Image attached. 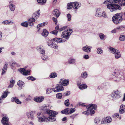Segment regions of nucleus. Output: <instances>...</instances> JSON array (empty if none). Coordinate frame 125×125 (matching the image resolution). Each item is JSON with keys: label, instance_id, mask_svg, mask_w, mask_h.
<instances>
[{"label": "nucleus", "instance_id": "nucleus-1", "mask_svg": "<svg viewBox=\"0 0 125 125\" xmlns=\"http://www.w3.org/2000/svg\"><path fill=\"white\" fill-rule=\"evenodd\" d=\"M51 106V105H44L41 106L40 109L44 111L45 114L49 115L48 117H46L43 115L40 112L39 113L37 114V116L38 118L39 122H42L44 121L47 122V121L51 122H54L56 120L55 116L58 114L57 112L53 110H50Z\"/></svg>", "mask_w": 125, "mask_h": 125}, {"label": "nucleus", "instance_id": "nucleus-2", "mask_svg": "<svg viewBox=\"0 0 125 125\" xmlns=\"http://www.w3.org/2000/svg\"><path fill=\"white\" fill-rule=\"evenodd\" d=\"M110 77L115 81H119L121 80H125V73L124 71L119 72L116 69L110 75Z\"/></svg>", "mask_w": 125, "mask_h": 125}, {"label": "nucleus", "instance_id": "nucleus-3", "mask_svg": "<svg viewBox=\"0 0 125 125\" xmlns=\"http://www.w3.org/2000/svg\"><path fill=\"white\" fill-rule=\"evenodd\" d=\"M119 2V3H118L117 4L108 5H107V8L111 12L117 9L120 10L121 9V6H125V0H120Z\"/></svg>", "mask_w": 125, "mask_h": 125}, {"label": "nucleus", "instance_id": "nucleus-4", "mask_svg": "<svg viewBox=\"0 0 125 125\" xmlns=\"http://www.w3.org/2000/svg\"><path fill=\"white\" fill-rule=\"evenodd\" d=\"M97 105L92 104H89L86 107L87 111L83 112L82 113L86 115H88L89 114L92 115L95 113L93 109L95 110L97 108Z\"/></svg>", "mask_w": 125, "mask_h": 125}, {"label": "nucleus", "instance_id": "nucleus-5", "mask_svg": "<svg viewBox=\"0 0 125 125\" xmlns=\"http://www.w3.org/2000/svg\"><path fill=\"white\" fill-rule=\"evenodd\" d=\"M123 15L122 13H117L115 14L112 18L113 21L116 24H118L122 21Z\"/></svg>", "mask_w": 125, "mask_h": 125}, {"label": "nucleus", "instance_id": "nucleus-6", "mask_svg": "<svg viewBox=\"0 0 125 125\" xmlns=\"http://www.w3.org/2000/svg\"><path fill=\"white\" fill-rule=\"evenodd\" d=\"M72 32V30L70 29H68L67 31H64L62 33V37L66 40H68L69 38V36Z\"/></svg>", "mask_w": 125, "mask_h": 125}, {"label": "nucleus", "instance_id": "nucleus-7", "mask_svg": "<svg viewBox=\"0 0 125 125\" xmlns=\"http://www.w3.org/2000/svg\"><path fill=\"white\" fill-rule=\"evenodd\" d=\"M36 12H34L32 15V18L28 20L29 25L30 26H32L34 24L33 23L35 21V20L38 18L39 17V15L37 14Z\"/></svg>", "mask_w": 125, "mask_h": 125}, {"label": "nucleus", "instance_id": "nucleus-8", "mask_svg": "<svg viewBox=\"0 0 125 125\" xmlns=\"http://www.w3.org/2000/svg\"><path fill=\"white\" fill-rule=\"evenodd\" d=\"M120 91L118 90H114L111 95V96L113 99H116L120 97Z\"/></svg>", "mask_w": 125, "mask_h": 125}, {"label": "nucleus", "instance_id": "nucleus-9", "mask_svg": "<svg viewBox=\"0 0 125 125\" xmlns=\"http://www.w3.org/2000/svg\"><path fill=\"white\" fill-rule=\"evenodd\" d=\"M112 119L111 117H107L103 118L101 122V124L109 123L112 122Z\"/></svg>", "mask_w": 125, "mask_h": 125}, {"label": "nucleus", "instance_id": "nucleus-10", "mask_svg": "<svg viewBox=\"0 0 125 125\" xmlns=\"http://www.w3.org/2000/svg\"><path fill=\"white\" fill-rule=\"evenodd\" d=\"M120 0H107L106 1H105L104 2V4H107L108 2L110 3L107 4V5L109 4H115L116 3L119 2L118 3H119Z\"/></svg>", "mask_w": 125, "mask_h": 125}, {"label": "nucleus", "instance_id": "nucleus-11", "mask_svg": "<svg viewBox=\"0 0 125 125\" xmlns=\"http://www.w3.org/2000/svg\"><path fill=\"white\" fill-rule=\"evenodd\" d=\"M73 8L74 9L76 10L80 7L81 6V3L77 2H75L72 3Z\"/></svg>", "mask_w": 125, "mask_h": 125}, {"label": "nucleus", "instance_id": "nucleus-12", "mask_svg": "<svg viewBox=\"0 0 125 125\" xmlns=\"http://www.w3.org/2000/svg\"><path fill=\"white\" fill-rule=\"evenodd\" d=\"M52 40L54 42L57 43H60L61 42H64L66 41L64 39L61 38H53Z\"/></svg>", "mask_w": 125, "mask_h": 125}, {"label": "nucleus", "instance_id": "nucleus-13", "mask_svg": "<svg viewBox=\"0 0 125 125\" xmlns=\"http://www.w3.org/2000/svg\"><path fill=\"white\" fill-rule=\"evenodd\" d=\"M62 81V79L60 80V81ZM69 80L68 79H65L62 82L60 81L59 83H61V84L63 86H66L68 85L69 83Z\"/></svg>", "mask_w": 125, "mask_h": 125}, {"label": "nucleus", "instance_id": "nucleus-14", "mask_svg": "<svg viewBox=\"0 0 125 125\" xmlns=\"http://www.w3.org/2000/svg\"><path fill=\"white\" fill-rule=\"evenodd\" d=\"M9 7L10 10L12 11H13L15 9V7L13 3V1H10L9 2Z\"/></svg>", "mask_w": 125, "mask_h": 125}, {"label": "nucleus", "instance_id": "nucleus-15", "mask_svg": "<svg viewBox=\"0 0 125 125\" xmlns=\"http://www.w3.org/2000/svg\"><path fill=\"white\" fill-rule=\"evenodd\" d=\"M37 49L38 51H39L40 53L42 55L44 54L45 50L43 49L42 46L41 45L38 47L37 48Z\"/></svg>", "mask_w": 125, "mask_h": 125}, {"label": "nucleus", "instance_id": "nucleus-16", "mask_svg": "<svg viewBox=\"0 0 125 125\" xmlns=\"http://www.w3.org/2000/svg\"><path fill=\"white\" fill-rule=\"evenodd\" d=\"M44 100V97L43 96L35 97L34 99V101L37 103H40L42 102Z\"/></svg>", "mask_w": 125, "mask_h": 125}, {"label": "nucleus", "instance_id": "nucleus-17", "mask_svg": "<svg viewBox=\"0 0 125 125\" xmlns=\"http://www.w3.org/2000/svg\"><path fill=\"white\" fill-rule=\"evenodd\" d=\"M52 14L56 17L58 18L60 16V13L58 9H55L53 11Z\"/></svg>", "mask_w": 125, "mask_h": 125}, {"label": "nucleus", "instance_id": "nucleus-18", "mask_svg": "<svg viewBox=\"0 0 125 125\" xmlns=\"http://www.w3.org/2000/svg\"><path fill=\"white\" fill-rule=\"evenodd\" d=\"M102 11L100 9L98 8L96 10L95 15L96 17H100L102 16Z\"/></svg>", "mask_w": 125, "mask_h": 125}, {"label": "nucleus", "instance_id": "nucleus-19", "mask_svg": "<svg viewBox=\"0 0 125 125\" xmlns=\"http://www.w3.org/2000/svg\"><path fill=\"white\" fill-rule=\"evenodd\" d=\"M125 105L122 104L121 105L119 112L120 114H123L125 113Z\"/></svg>", "mask_w": 125, "mask_h": 125}, {"label": "nucleus", "instance_id": "nucleus-20", "mask_svg": "<svg viewBox=\"0 0 125 125\" xmlns=\"http://www.w3.org/2000/svg\"><path fill=\"white\" fill-rule=\"evenodd\" d=\"M54 90V92H60L64 90V88L63 86H57L55 88Z\"/></svg>", "mask_w": 125, "mask_h": 125}, {"label": "nucleus", "instance_id": "nucleus-21", "mask_svg": "<svg viewBox=\"0 0 125 125\" xmlns=\"http://www.w3.org/2000/svg\"><path fill=\"white\" fill-rule=\"evenodd\" d=\"M83 50L84 52L87 53L90 52H91V48L89 46L87 45H86L85 46L83 47Z\"/></svg>", "mask_w": 125, "mask_h": 125}, {"label": "nucleus", "instance_id": "nucleus-22", "mask_svg": "<svg viewBox=\"0 0 125 125\" xmlns=\"http://www.w3.org/2000/svg\"><path fill=\"white\" fill-rule=\"evenodd\" d=\"M4 91V92L2 94L1 96L2 98H0V103L2 102L3 100L2 98H6L8 95V92L7 91Z\"/></svg>", "mask_w": 125, "mask_h": 125}, {"label": "nucleus", "instance_id": "nucleus-23", "mask_svg": "<svg viewBox=\"0 0 125 125\" xmlns=\"http://www.w3.org/2000/svg\"><path fill=\"white\" fill-rule=\"evenodd\" d=\"M14 22L10 20H8L3 21L2 23L4 25H11L13 24Z\"/></svg>", "mask_w": 125, "mask_h": 125}, {"label": "nucleus", "instance_id": "nucleus-24", "mask_svg": "<svg viewBox=\"0 0 125 125\" xmlns=\"http://www.w3.org/2000/svg\"><path fill=\"white\" fill-rule=\"evenodd\" d=\"M48 34L49 32L46 29H45L43 30L42 33V36L44 37H46L48 36Z\"/></svg>", "mask_w": 125, "mask_h": 125}, {"label": "nucleus", "instance_id": "nucleus-25", "mask_svg": "<svg viewBox=\"0 0 125 125\" xmlns=\"http://www.w3.org/2000/svg\"><path fill=\"white\" fill-rule=\"evenodd\" d=\"M115 57L116 59H118L120 58L121 56V54L120 52L117 50L114 54Z\"/></svg>", "mask_w": 125, "mask_h": 125}, {"label": "nucleus", "instance_id": "nucleus-26", "mask_svg": "<svg viewBox=\"0 0 125 125\" xmlns=\"http://www.w3.org/2000/svg\"><path fill=\"white\" fill-rule=\"evenodd\" d=\"M32 112H27L26 113L28 118H30L31 119H33V116L32 115Z\"/></svg>", "mask_w": 125, "mask_h": 125}, {"label": "nucleus", "instance_id": "nucleus-27", "mask_svg": "<svg viewBox=\"0 0 125 125\" xmlns=\"http://www.w3.org/2000/svg\"><path fill=\"white\" fill-rule=\"evenodd\" d=\"M88 76L87 72L85 71L81 73V77L84 78H86Z\"/></svg>", "mask_w": 125, "mask_h": 125}, {"label": "nucleus", "instance_id": "nucleus-28", "mask_svg": "<svg viewBox=\"0 0 125 125\" xmlns=\"http://www.w3.org/2000/svg\"><path fill=\"white\" fill-rule=\"evenodd\" d=\"M109 49L110 52L113 54H114L118 50L117 49H115L111 46L109 47Z\"/></svg>", "mask_w": 125, "mask_h": 125}, {"label": "nucleus", "instance_id": "nucleus-29", "mask_svg": "<svg viewBox=\"0 0 125 125\" xmlns=\"http://www.w3.org/2000/svg\"><path fill=\"white\" fill-rule=\"evenodd\" d=\"M69 108H67L61 111V113L65 115L69 114Z\"/></svg>", "mask_w": 125, "mask_h": 125}, {"label": "nucleus", "instance_id": "nucleus-30", "mask_svg": "<svg viewBox=\"0 0 125 125\" xmlns=\"http://www.w3.org/2000/svg\"><path fill=\"white\" fill-rule=\"evenodd\" d=\"M31 71L30 70H27L23 72V74L25 75H30V72Z\"/></svg>", "mask_w": 125, "mask_h": 125}, {"label": "nucleus", "instance_id": "nucleus-31", "mask_svg": "<svg viewBox=\"0 0 125 125\" xmlns=\"http://www.w3.org/2000/svg\"><path fill=\"white\" fill-rule=\"evenodd\" d=\"M37 2L41 5L45 4L46 1V0H37Z\"/></svg>", "mask_w": 125, "mask_h": 125}, {"label": "nucleus", "instance_id": "nucleus-32", "mask_svg": "<svg viewBox=\"0 0 125 125\" xmlns=\"http://www.w3.org/2000/svg\"><path fill=\"white\" fill-rule=\"evenodd\" d=\"M29 24V23L28 21V22L25 21L21 23V25L23 26L27 27H28Z\"/></svg>", "mask_w": 125, "mask_h": 125}, {"label": "nucleus", "instance_id": "nucleus-33", "mask_svg": "<svg viewBox=\"0 0 125 125\" xmlns=\"http://www.w3.org/2000/svg\"><path fill=\"white\" fill-rule=\"evenodd\" d=\"M9 121V118H8L6 116H4L3 117L1 121L2 123H3V122H8Z\"/></svg>", "mask_w": 125, "mask_h": 125}, {"label": "nucleus", "instance_id": "nucleus-34", "mask_svg": "<svg viewBox=\"0 0 125 125\" xmlns=\"http://www.w3.org/2000/svg\"><path fill=\"white\" fill-rule=\"evenodd\" d=\"M24 82L22 80H20L17 82V85L19 86L24 85Z\"/></svg>", "mask_w": 125, "mask_h": 125}, {"label": "nucleus", "instance_id": "nucleus-35", "mask_svg": "<svg viewBox=\"0 0 125 125\" xmlns=\"http://www.w3.org/2000/svg\"><path fill=\"white\" fill-rule=\"evenodd\" d=\"M103 51L102 49L99 48H97V52L98 54H101L103 53Z\"/></svg>", "mask_w": 125, "mask_h": 125}, {"label": "nucleus", "instance_id": "nucleus-36", "mask_svg": "<svg viewBox=\"0 0 125 125\" xmlns=\"http://www.w3.org/2000/svg\"><path fill=\"white\" fill-rule=\"evenodd\" d=\"M57 74L55 73H52L50 74L49 77L51 78H54L57 77Z\"/></svg>", "mask_w": 125, "mask_h": 125}, {"label": "nucleus", "instance_id": "nucleus-37", "mask_svg": "<svg viewBox=\"0 0 125 125\" xmlns=\"http://www.w3.org/2000/svg\"><path fill=\"white\" fill-rule=\"evenodd\" d=\"M119 39L121 41H124L125 40V36L123 35H121L119 37Z\"/></svg>", "mask_w": 125, "mask_h": 125}, {"label": "nucleus", "instance_id": "nucleus-38", "mask_svg": "<svg viewBox=\"0 0 125 125\" xmlns=\"http://www.w3.org/2000/svg\"><path fill=\"white\" fill-rule=\"evenodd\" d=\"M54 88L51 89L49 88L46 91V93L47 94H49L52 92V91H54Z\"/></svg>", "mask_w": 125, "mask_h": 125}, {"label": "nucleus", "instance_id": "nucleus-39", "mask_svg": "<svg viewBox=\"0 0 125 125\" xmlns=\"http://www.w3.org/2000/svg\"><path fill=\"white\" fill-rule=\"evenodd\" d=\"M72 7H73L72 3H70L68 4L67 7V8L68 9H72Z\"/></svg>", "mask_w": 125, "mask_h": 125}, {"label": "nucleus", "instance_id": "nucleus-40", "mask_svg": "<svg viewBox=\"0 0 125 125\" xmlns=\"http://www.w3.org/2000/svg\"><path fill=\"white\" fill-rule=\"evenodd\" d=\"M62 94L61 93H59L56 95V98L59 99H61L62 97Z\"/></svg>", "mask_w": 125, "mask_h": 125}, {"label": "nucleus", "instance_id": "nucleus-41", "mask_svg": "<svg viewBox=\"0 0 125 125\" xmlns=\"http://www.w3.org/2000/svg\"><path fill=\"white\" fill-rule=\"evenodd\" d=\"M75 110V109L74 108H72L71 109L69 108V114H71L74 112Z\"/></svg>", "mask_w": 125, "mask_h": 125}, {"label": "nucleus", "instance_id": "nucleus-42", "mask_svg": "<svg viewBox=\"0 0 125 125\" xmlns=\"http://www.w3.org/2000/svg\"><path fill=\"white\" fill-rule=\"evenodd\" d=\"M53 42L52 40H49L47 42V44L49 46H51Z\"/></svg>", "mask_w": 125, "mask_h": 125}, {"label": "nucleus", "instance_id": "nucleus-43", "mask_svg": "<svg viewBox=\"0 0 125 125\" xmlns=\"http://www.w3.org/2000/svg\"><path fill=\"white\" fill-rule=\"evenodd\" d=\"M27 79L30 80H31L32 81H34L35 80V78L33 77L32 76H30L28 77H27Z\"/></svg>", "mask_w": 125, "mask_h": 125}, {"label": "nucleus", "instance_id": "nucleus-44", "mask_svg": "<svg viewBox=\"0 0 125 125\" xmlns=\"http://www.w3.org/2000/svg\"><path fill=\"white\" fill-rule=\"evenodd\" d=\"M7 70V68L3 67L2 69V72L1 73V75H3L6 72Z\"/></svg>", "mask_w": 125, "mask_h": 125}, {"label": "nucleus", "instance_id": "nucleus-45", "mask_svg": "<svg viewBox=\"0 0 125 125\" xmlns=\"http://www.w3.org/2000/svg\"><path fill=\"white\" fill-rule=\"evenodd\" d=\"M51 46L52 48H53L54 49L57 48L58 47L54 42H53Z\"/></svg>", "mask_w": 125, "mask_h": 125}, {"label": "nucleus", "instance_id": "nucleus-46", "mask_svg": "<svg viewBox=\"0 0 125 125\" xmlns=\"http://www.w3.org/2000/svg\"><path fill=\"white\" fill-rule=\"evenodd\" d=\"M99 36L101 40H103L105 37V35L103 33H100L99 35Z\"/></svg>", "mask_w": 125, "mask_h": 125}, {"label": "nucleus", "instance_id": "nucleus-47", "mask_svg": "<svg viewBox=\"0 0 125 125\" xmlns=\"http://www.w3.org/2000/svg\"><path fill=\"white\" fill-rule=\"evenodd\" d=\"M42 58L44 60H47L48 59V56L44 55L42 56Z\"/></svg>", "mask_w": 125, "mask_h": 125}, {"label": "nucleus", "instance_id": "nucleus-48", "mask_svg": "<svg viewBox=\"0 0 125 125\" xmlns=\"http://www.w3.org/2000/svg\"><path fill=\"white\" fill-rule=\"evenodd\" d=\"M64 104L66 106H68L70 104L69 101V100L67 99L65 100L64 102Z\"/></svg>", "mask_w": 125, "mask_h": 125}, {"label": "nucleus", "instance_id": "nucleus-49", "mask_svg": "<svg viewBox=\"0 0 125 125\" xmlns=\"http://www.w3.org/2000/svg\"><path fill=\"white\" fill-rule=\"evenodd\" d=\"M75 61V60L74 59H71L70 60H69L68 61L69 63L70 64L74 63Z\"/></svg>", "mask_w": 125, "mask_h": 125}, {"label": "nucleus", "instance_id": "nucleus-50", "mask_svg": "<svg viewBox=\"0 0 125 125\" xmlns=\"http://www.w3.org/2000/svg\"><path fill=\"white\" fill-rule=\"evenodd\" d=\"M48 24V22H45L41 23H40L39 24V26L42 27L43 26H44L47 25Z\"/></svg>", "mask_w": 125, "mask_h": 125}, {"label": "nucleus", "instance_id": "nucleus-51", "mask_svg": "<svg viewBox=\"0 0 125 125\" xmlns=\"http://www.w3.org/2000/svg\"><path fill=\"white\" fill-rule=\"evenodd\" d=\"M16 63L14 61L11 60L9 62V64L11 66H13Z\"/></svg>", "mask_w": 125, "mask_h": 125}, {"label": "nucleus", "instance_id": "nucleus-52", "mask_svg": "<svg viewBox=\"0 0 125 125\" xmlns=\"http://www.w3.org/2000/svg\"><path fill=\"white\" fill-rule=\"evenodd\" d=\"M67 16L68 18V21H70L71 20V15L70 14L68 13L67 14Z\"/></svg>", "mask_w": 125, "mask_h": 125}, {"label": "nucleus", "instance_id": "nucleus-53", "mask_svg": "<svg viewBox=\"0 0 125 125\" xmlns=\"http://www.w3.org/2000/svg\"><path fill=\"white\" fill-rule=\"evenodd\" d=\"M94 122L95 124H97L100 122V120L99 119H95Z\"/></svg>", "mask_w": 125, "mask_h": 125}, {"label": "nucleus", "instance_id": "nucleus-54", "mask_svg": "<svg viewBox=\"0 0 125 125\" xmlns=\"http://www.w3.org/2000/svg\"><path fill=\"white\" fill-rule=\"evenodd\" d=\"M15 102L18 104H20L21 103V102L18 99V98H17Z\"/></svg>", "mask_w": 125, "mask_h": 125}, {"label": "nucleus", "instance_id": "nucleus-55", "mask_svg": "<svg viewBox=\"0 0 125 125\" xmlns=\"http://www.w3.org/2000/svg\"><path fill=\"white\" fill-rule=\"evenodd\" d=\"M102 16L105 18H107V16L106 15L104 11H102Z\"/></svg>", "mask_w": 125, "mask_h": 125}, {"label": "nucleus", "instance_id": "nucleus-56", "mask_svg": "<svg viewBox=\"0 0 125 125\" xmlns=\"http://www.w3.org/2000/svg\"><path fill=\"white\" fill-rule=\"evenodd\" d=\"M26 98L25 100L27 101L30 100L31 99V98L30 95H28L26 97Z\"/></svg>", "mask_w": 125, "mask_h": 125}, {"label": "nucleus", "instance_id": "nucleus-57", "mask_svg": "<svg viewBox=\"0 0 125 125\" xmlns=\"http://www.w3.org/2000/svg\"><path fill=\"white\" fill-rule=\"evenodd\" d=\"M51 33L55 35H56L58 33V31L57 30H54L51 31Z\"/></svg>", "mask_w": 125, "mask_h": 125}, {"label": "nucleus", "instance_id": "nucleus-58", "mask_svg": "<svg viewBox=\"0 0 125 125\" xmlns=\"http://www.w3.org/2000/svg\"><path fill=\"white\" fill-rule=\"evenodd\" d=\"M87 86H78V88L79 89L81 90H83L84 89H86Z\"/></svg>", "mask_w": 125, "mask_h": 125}, {"label": "nucleus", "instance_id": "nucleus-59", "mask_svg": "<svg viewBox=\"0 0 125 125\" xmlns=\"http://www.w3.org/2000/svg\"><path fill=\"white\" fill-rule=\"evenodd\" d=\"M119 115V114L117 113H116L114 114V115H113V117L114 118H117L118 117Z\"/></svg>", "mask_w": 125, "mask_h": 125}, {"label": "nucleus", "instance_id": "nucleus-60", "mask_svg": "<svg viewBox=\"0 0 125 125\" xmlns=\"http://www.w3.org/2000/svg\"><path fill=\"white\" fill-rule=\"evenodd\" d=\"M71 94L70 92L69 91H66L64 94H65V95L66 96H67Z\"/></svg>", "mask_w": 125, "mask_h": 125}, {"label": "nucleus", "instance_id": "nucleus-61", "mask_svg": "<svg viewBox=\"0 0 125 125\" xmlns=\"http://www.w3.org/2000/svg\"><path fill=\"white\" fill-rule=\"evenodd\" d=\"M85 104L84 103H82L81 102H80L79 103V106H86L85 105Z\"/></svg>", "mask_w": 125, "mask_h": 125}, {"label": "nucleus", "instance_id": "nucleus-62", "mask_svg": "<svg viewBox=\"0 0 125 125\" xmlns=\"http://www.w3.org/2000/svg\"><path fill=\"white\" fill-rule=\"evenodd\" d=\"M52 20L56 24L57 23V20L56 18L54 17H53L52 18Z\"/></svg>", "mask_w": 125, "mask_h": 125}, {"label": "nucleus", "instance_id": "nucleus-63", "mask_svg": "<svg viewBox=\"0 0 125 125\" xmlns=\"http://www.w3.org/2000/svg\"><path fill=\"white\" fill-rule=\"evenodd\" d=\"M25 71V69L24 68H20L19 69V71L20 72L22 73L24 72Z\"/></svg>", "mask_w": 125, "mask_h": 125}, {"label": "nucleus", "instance_id": "nucleus-64", "mask_svg": "<svg viewBox=\"0 0 125 125\" xmlns=\"http://www.w3.org/2000/svg\"><path fill=\"white\" fill-rule=\"evenodd\" d=\"M2 124L3 125H9V122H3V123H2Z\"/></svg>", "mask_w": 125, "mask_h": 125}]
</instances>
